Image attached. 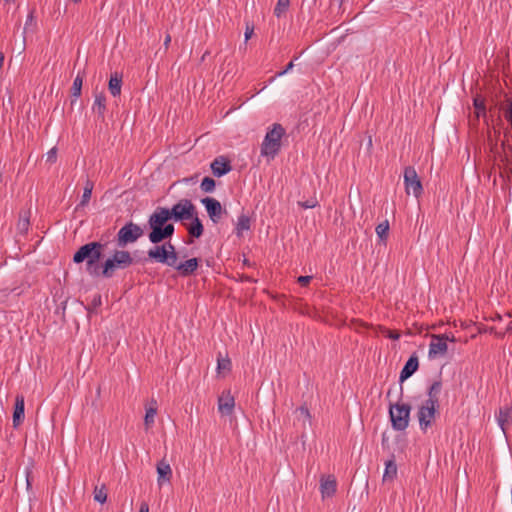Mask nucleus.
Here are the masks:
<instances>
[{
	"label": "nucleus",
	"instance_id": "f257e3e1",
	"mask_svg": "<svg viewBox=\"0 0 512 512\" xmlns=\"http://www.w3.org/2000/svg\"><path fill=\"white\" fill-rule=\"evenodd\" d=\"M167 207H157L154 212L149 216L147 225L150 228L148 239L152 244H160L170 239L174 232L175 227Z\"/></svg>",
	"mask_w": 512,
	"mask_h": 512
},
{
	"label": "nucleus",
	"instance_id": "5fc2aeb1",
	"mask_svg": "<svg viewBox=\"0 0 512 512\" xmlns=\"http://www.w3.org/2000/svg\"><path fill=\"white\" fill-rule=\"evenodd\" d=\"M448 341L456 342V338L454 337L453 334L451 336L448 335Z\"/></svg>",
	"mask_w": 512,
	"mask_h": 512
},
{
	"label": "nucleus",
	"instance_id": "052dcab7",
	"mask_svg": "<svg viewBox=\"0 0 512 512\" xmlns=\"http://www.w3.org/2000/svg\"><path fill=\"white\" fill-rule=\"evenodd\" d=\"M73 1L77 3V2H79L80 0H73Z\"/></svg>",
	"mask_w": 512,
	"mask_h": 512
},
{
	"label": "nucleus",
	"instance_id": "b1692460",
	"mask_svg": "<svg viewBox=\"0 0 512 512\" xmlns=\"http://www.w3.org/2000/svg\"><path fill=\"white\" fill-rule=\"evenodd\" d=\"M498 424L503 430L506 432V424L512 420V406H504L499 409V414L497 416Z\"/></svg>",
	"mask_w": 512,
	"mask_h": 512
},
{
	"label": "nucleus",
	"instance_id": "ea45409f",
	"mask_svg": "<svg viewBox=\"0 0 512 512\" xmlns=\"http://www.w3.org/2000/svg\"><path fill=\"white\" fill-rule=\"evenodd\" d=\"M178 261V254L176 251H168V256H167V262H165L164 264L169 266V267H172L176 270V267L178 266L179 263H177Z\"/></svg>",
	"mask_w": 512,
	"mask_h": 512
},
{
	"label": "nucleus",
	"instance_id": "72a5a7b5",
	"mask_svg": "<svg viewBox=\"0 0 512 512\" xmlns=\"http://www.w3.org/2000/svg\"><path fill=\"white\" fill-rule=\"evenodd\" d=\"M216 181L211 177H204L201 181L200 188L205 193H212L215 190Z\"/></svg>",
	"mask_w": 512,
	"mask_h": 512
},
{
	"label": "nucleus",
	"instance_id": "9d476101",
	"mask_svg": "<svg viewBox=\"0 0 512 512\" xmlns=\"http://www.w3.org/2000/svg\"><path fill=\"white\" fill-rule=\"evenodd\" d=\"M201 203L205 206L210 220L215 224L219 223L223 214L227 213L221 203L213 197H205L201 199Z\"/></svg>",
	"mask_w": 512,
	"mask_h": 512
},
{
	"label": "nucleus",
	"instance_id": "cd10ccee",
	"mask_svg": "<svg viewBox=\"0 0 512 512\" xmlns=\"http://www.w3.org/2000/svg\"><path fill=\"white\" fill-rule=\"evenodd\" d=\"M251 227V219L246 214H241L236 223L235 233L238 237L242 236L243 231L249 230Z\"/></svg>",
	"mask_w": 512,
	"mask_h": 512
},
{
	"label": "nucleus",
	"instance_id": "49530a36",
	"mask_svg": "<svg viewBox=\"0 0 512 512\" xmlns=\"http://www.w3.org/2000/svg\"><path fill=\"white\" fill-rule=\"evenodd\" d=\"M254 32V26L253 25H249L248 23L246 24V28H245V41H248L252 34Z\"/></svg>",
	"mask_w": 512,
	"mask_h": 512
},
{
	"label": "nucleus",
	"instance_id": "6e6d98bb",
	"mask_svg": "<svg viewBox=\"0 0 512 512\" xmlns=\"http://www.w3.org/2000/svg\"><path fill=\"white\" fill-rule=\"evenodd\" d=\"M243 264L246 265V266H251L250 261L248 259H246V258L243 260Z\"/></svg>",
	"mask_w": 512,
	"mask_h": 512
},
{
	"label": "nucleus",
	"instance_id": "bb28decb",
	"mask_svg": "<svg viewBox=\"0 0 512 512\" xmlns=\"http://www.w3.org/2000/svg\"><path fill=\"white\" fill-rule=\"evenodd\" d=\"M441 390H442L441 379L435 380L428 388V391H427L428 399L426 401H433V404H439V394H440Z\"/></svg>",
	"mask_w": 512,
	"mask_h": 512
},
{
	"label": "nucleus",
	"instance_id": "6e6552de",
	"mask_svg": "<svg viewBox=\"0 0 512 512\" xmlns=\"http://www.w3.org/2000/svg\"><path fill=\"white\" fill-rule=\"evenodd\" d=\"M439 404H433V401H424L419 407L417 412V418L419 421L420 429L426 432L429 427L432 426L435 421V416Z\"/></svg>",
	"mask_w": 512,
	"mask_h": 512
},
{
	"label": "nucleus",
	"instance_id": "f704fd0d",
	"mask_svg": "<svg viewBox=\"0 0 512 512\" xmlns=\"http://www.w3.org/2000/svg\"><path fill=\"white\" fill-rule=\"evenodd\" d=\"M290 6V0H278L277 4L274 8V15L277 18H280L283 14L286 13Z\"/></svg>",
	"mask_w": 512,
	"mask_h": 512
},
{
	"label": "nucleus",
	"instance_id": "c756f323",
	"mask_svg": "<svg viewBox=\"0 0 512 512\" xmlns=\"http://www.w3.org/2000/svg\"><path fill=\"white\" fill-rule=\"evenodd\" d=\"M397 475V465L395 463L394 457L385 463V471L383 475V480H393Z\"/></svg>",
	"mask_w": 512,
	"mask_h": 512
},
{
	"label": "nucleus",
	"instance_id": "393cba45",
	"mask_svg": "<svg viewBox=\"0 0 512 512\" xmlns=\"http://www.w3.org/2000/svg\"><path fill=\"white\" fill-rule=\"evenodd\" d=\"M93 188H94V182L90 179H87L85 181L84 190H83L81 200H80L79 204L76 206V210H78L79 208H84L89 204V201L92 196Z\"/></svg>",
	"mask_w": 512,
	"mask_h": 512
},
{
	"label": "nucleus",
	"instance_id": "a211bd4d",
	"mask_svg": "<svg viewBox=\"0 0 512 512\" xmlns=\"http://www.w3.org/2000/svg\"><path fill=\"white\" fill-rule=\"evenodd\" d=\"M200 259L198 258H191L184 262H181L176 267V270L182 277H188L194 274V272L199 267Z\"/></svg>",
	"mask_w": 512,
	"mask_h": 512
},
{
	"label": "nucleus",
	"instance_id": "1a4fd4ad",
	"mask_svg": "<svg viewBox=\"0 0 512 512\" xmlns=\"http://www.w3.org/2000/svg\"><path fill=\"white\" fill-rule=\"evenodd\" d=\"M404 185L407 194L412 191L416 198H419L423 193L421 180L413 166H407L404 169Z\"/></svg>",
	"mask_w": 512,
	"mask_h": 512
},
{
	"label": "nucleus",
	"instance_id": "423d86ee",
	"mask_svg": "<svg viewBox=\"0 0 512 512\" xmlns=\"http://www.w3.org/2000/svg\"><path fill=\"white\" fill-rule=\"evenodd\" d=\"M144 234L143 229L132 221L127 222L122 226L116 235V246L124 249L130 244L135 243Z\"/></svg>",
	"mask_w": 512,
	"mask_h": 512
},
{
	"label": "nucleus",
	"instance_id": "c9c22d12",
	"mask_svg": "<svg viewBox=\"0 0 512 512\" xmlns=\"http://www.w3.org/2000/svg\"><path fill=\"white\" fill-rule=\"evenodd\" d=\"M94 500L103 504L106 502L107 500V492H106V488H105V485H102L101 487H95L94 489Z\"/></svg>",
	"mask_w": 512,
	"mask_h": 512
},
{
	"label": "nucleus",
	"instance_id": "7c9ffc66",
	"mask_svg": "<svg viewBox=\"0 0 512 512\" xmlns=\"http://www.w3.org/2000/svg\"><path fill=\"white\" fill-rule=\"evenodd\" d=\"M82 85H83V75L79 72L76 76V78L73 81V85L71 87V95L77 99L81 96L82 91Z\"/></svg>",
	"mask_w": 512,
	"mask_h": 512
},
{
	"label": "nucleus",
	"instance_id": "4d7b16f0",
	"mask_svg": "<svg viewBox=\"0 0 512 512\" xmlns=\"http://www.w3.org/2000/svg\"><path fill=\"white\" fill-rule=\"evenodd\" d=\"M32 20H33V13H30V14L28 15L27 22H28V21H32Z\"/></svg>",
	"mask_w": 512,
	"mask_h": 512
},
{
	"label": "nucleus",
	"instance_id": "e433bc0d",
	"mask_svg": "<svg viewBox=\"0 0 512 512\" xmlns=\"http://www.w3.org/2000/svg\"><path fill=\"white\" fill-rule=\"evenodd\" d=\"M25 480L27 491H31L33 482V462H30L29 465L25 467Z\"/></svg>",
	"mask_w": 512,
	"mask_h": 512
},
{
	"label": "nucleus",
	"instance_id": "bf43d9fd",
	"mask_svg": "<svg viewBox=\"0 0 512 512\" xmlns=\"http://www.w3.org/2000/svg\"><path fill=\"white\" fill-rule=\"evenodd\" d=\"M3 178H2V174L0 173V183L2 182Z\"/></svg>",
	"mask_w": 512,
	"mask_h": 512
},
{
	"label": "nucleus",
	"instance_id": "a878e982",
	"mask_svg": "<svg viewBox=\"0 0 512 512\" xmlns=\"http://www.w3.org/2000/svg\"><path fill=\"white\" fill-rule=\"evenodd\" d=\"M157 414V401L155 399L151 400V405L146 408V413L144 417V426L145 429L148 430L151 428L155 421V415Z\"/></svg>",
	"mask_w": 512,
	"mask_h": 512
},
{
	"label": "nucleus",
	"instance_id": "20e7f679",
	"mask_svg": "<svg viewBox=\"0 0 512 512\" xmlns=\"http://www.w3.org/2000/svg\"><path fill=\"white\" fill-rule=\"evenodd\" d=\"M285 135V129L279 123H274L269 129L261 144V155L271 157L272 159L281 149V139Z\"/></svg>",
	"mask_w": 512,
	"mask_h": 512
},
{
	"label": "nucleus",
	"instance_id": "2eb2a0df",
	"mask_svg": "<svg viewBox=\"0 0 512 512\" xmlns=\"http://www.w3.org/2000/svg\"><path fill=\"white\" fill-rule=\"evenodd\" d=\"M235 405L234 397L230 391L223 392L218 398V410L222 415H230L233 412Z\"/></svg>",
	"mask_w": 512,
	"mask_h": 512
},
{
	"label": "nucleus",
	"instance_id": "de8ad7c7",
	"mask_svg": "<svg viewBox=\"0 0 512 512\" xmlns=\"http://www.w3.org/2000/svg\"><path fill=\"white\" fill-rule=\"evenodd\" d=\"M294 67L293 61H290L284 70L277 73V76H283Z\"/></svg>",
	"mask_w": 512,
	"mask_h": 512
},
{
	"label": "nucleus",
	"instance_id": "13d9d810",
	"mask_svg": "<svg viewBox=\"0 0 512 512\" xmlns=\"http://www.w3.org/2000/svg\"><path fill=\"white\" fill-rule=\"evenodd\" d=\"M367 146H372V139H371V137H369V141L367 143Z\"/></svg>",
	"mask_w": 512,
	"mask_h": 512
},
{
	"label": "nucleus",
	"instance_id": "c03bdc74",
	"mask_svg": "<svg viewBox=\"0 0 512 512\" xmlns=\"http://www.w3.org/2000/svg\"><path fill=\"white\" fill-rule=\"evenodd\" d=\"M384 335H385V337L390 338L392 340H398L401 336L397 330H390V329H386Z\"/></svg>",
	"mask_w": 512,
	"mask_h": 512
},
{
	"label": "nucleus",
	"instance_id": "09e8293b",
	"mask_svg": "<svg viewBox=\"0 0 512 512\" xmlns=\"http://www.w3.org/2000/svg\"><path fill=\"white\" fill-rule=\"evenodd\" d=\"M161 246L165 248L167 253H168V251H172V250L176 251L175 246L170 241L165 242Z\"/></svg>",
	"mask_w": 512,
	"mask_h": 512
},
{
	"label": "nucleus",
	"instance_id": "39448f33",
	"mask_svg": "<svg viewBox=\"0 0 512 512\" xmlns=\"http://www.w3.org/2000/svg\"><path fill=\"white\" fill-rule=\"evenodd\" d=\"M411 405L397 402L389 404V417L391 426L396 431H404L410 421Z\"/></svg>",
	"mask_w": 512,
	"mask_h": 512
},
{
	"label": "nucleus",
	"instance_id": "ddd939ff",
	"mask_svg": "<svg viewBox=\"0 0 512 512\" xmlns=\"http://www.w3.org/2000/svg\"><path fill=\"white\" fill-rule=\"evenodd\" d=\"M419 368V360L416 355V353H413L407 362L405 363L404 367L402 368L400 372V382H404L406 379L410 378Z\"/></svg>",
	"mask_w": 512,
	"mask_h": 512
},
{
	"label": "nucleus",
	"instance_id": "f8f14e48",
	"mask_svg": "<svg viewBox=\"0 0 512 512\" xmlns=\"http://www.w3.org/2000/svg\"><path fill=\"white\" fill-rule=\"evenodd\" d=\"M210 168L215 177H222L232 170L231 162L225 156L216 157L212 161Z\"/></svg>",
	"mask_w": 512,
	"mask_h": 512
},
{
	"label": "nucleus",
	"instance_id": "864d4df0",
	"mask_svg": "<svg viewBox=\"0 0 512 512\" xmlns=\"http://www.w3.org/2000/svg\"><path fill=\"white\" fill-rule=\"evenodd\" d=\"M4 59H5V56H4L3 52H0V71L3 68Z\"/></svg>",
	"mask_w": 512,
	"mask_h": 512
},
{
	"label": "nucleus",
	"instance_id": "0eeeda50",
	"mask_svg": "<svg viewBox=\"0 0 512 512\" xmlns=\"http://www.w3.org/2000/svg\"><path fill=\"white\" fill-rule=\"evenodd\" d=\"M168 212L175 222H183L193 218L194 214H197V208L190 199H180L171 208H168Z\"/></svg>",
	"mask_w": 512,
	"mask_h": 512
},
{
	"label": "nucleus",
	"instance_id": "f3484780",
	"mask_svg": "<svg viewBox=\"0 0 512 512\" xmlns=\"http://www.w3.org/2000/svg\"><path fill=\"white\" fill-rule=\"evenodd\" d=\"M157 470V482L159 486H162L166 482H170L172 478V469L170 467V464L165 461V459H162L159 461L156 465Z\"/></svg>",
	"mask_w": 512,
	"mask_h": 512
},
{
	"label": "nucleus",
	"instance_id": "c85d7f7f",
	"mask_svg": "<svg viewBox=\"0 0 512 512\" xmlns=\"http://www.w3.org/2000/svg\"><path fill=\"white\" fill-rule=\"evenodd\" d=\"M473 106H474V109H475V116H476L477 120L481 116L482 117H486V115H487L486 103H485V99L481 95H477L476 97H474V99H473Z\"/></svg>",
	"mask_w": 512,
	"mask_h": 512
},
{
	"label": "nucleus",
	"instance_id": "f03ea898",
	"mask_svg": "<svg viewBox=\"0 0 512 512\" xmlns=\"http://www.w3.org/2000/svg\"><path fill=\"white\" fill-rule=\"evenodd\" d=\"M147 262V258H135L128 251L122 248L115 249L101 265L97 276L112 278L117 270H124L138 263Z\"/></svg>",
	"mask_w": 512,
	"mask_h": 512
},
{
	"label": "nucleus",
	"instance_id": "a19ab883",
	"mask_svg": "<svg viewBox=\"0 0 512 512\" xmlns=\"http://www.w3.org/2000/svg\"><path fill=\"white\" fill-rule=\"evenodd\" d=\"M298 205L303 209H310L316 207L318 205V201L315 198H311L306 201H299Z\"/></svg>",
	"mask_w": 512,
	"mask_h": 512
},
{
	"label": "nucleus",
	"instance_id": "7ed1b4c3",
	"mask_svg": "<svg viewBox=\"0 0 512 512\" xmlns=\"http://www.w3.org/2000/svg\"><path fill=\"white\" fill-rule=\"evenodd\" d=\"M106 244L93 241L82 245L73 255V262L80 264L86 261V270L92 276H97L100 270V261Z\"/></svg>",
	"mask_w": 512,
	"mask_h": 512
},
{
	"label": "nucleus",
	"instance_id": "603ef678",
	"mask_svg": "<svg viewBox=\"0 0 512 512\" xmlns=\"http://www.w3.org/2000/svg\"><path fill=\"white\" fill-rule=\"evenodd\" d=\"M139 512H149V506L147 503L143 502L140 506Z\"/></svg>",
	"mask_w": 512,
	"mask_h": 512
},
{
	"label": "nucleus",
	"instance_id": "79ce46f5",
	"mask_svg": "<svg viewBox=\"0 0 512 512\" xmlns=\"http://www.w3.org/2000/svg\"><path fill=\"white\" fill-rule=\"evenodd\" d=\"M296 413L299 418H304L305 420L310 421L311 415L309 409L306 406H301L297 408Z\"/></svg>",
	"mask_w": 512,
	"mask_h": 512
},
{
	"label": "nucleus",
	"instance_id": "58836bf2",
	"mask_svg": "<svg viewBox=\"0 0 512 512\" xmlns=\"http://www.w3.org/2000/svg\"><path fill=\"white\" fill-rule=\"evenodd\" d=\"M221 354H219L217 359V370L219 373L223 371H230L231 370V361L229 358H221Z\"/></svg>",
	"mask_w": 512,
	"mask_h": 512
},
{
	"label": "nucleus",
	"instance_id": "412c9836",
	"mask_svg": "<svg viewBox=\"0 0 512 512\" xmlns=\"http://www.w3.org/2000/svg\"><path fill=\"white\" fill-rule=\"evenodd\" d=\"M92 110L97 114L98 119L104 121L106 112V96L104 93H98L95 95Z\"/></svg>",
	"mask_w": 512,
	"mask_h": 512
},
{
	"label": "nucleus",
	"instance_id": "4be33fe9",
	"mask_svg": "<svg viewBox=\"0 0 512 512\" xmlns=\"http://www.w3.org/2000/svg\"><path fill=\"white\" fill-rule=\"evenodd\" d=\"M189 220H191V223L187 227L188 234L192 238H200L203 235L204 226L198 217V213L194 214L193 218H190Z\"/></svg>",
	"mask_w": 512,
	"mask_h": 512
},
{
	"label": "nucleus",
	"instance_id": "8fccbe9b",
	"mask_svg": "<svg viewBox=\"0 0 512 512\" xmlns=\"http://www.w3.org/2000/svg\"><path fill=\"white\" fill-rule=\"evenodd\" d=\"M240 280L242 282H256V280L253 277L245 274L241 275Z\"/></svg>",
	"mask_w": 512,
	"mask_h": 512
},
{
	"label": "nucleus",
	"instance_id": "dca6fc26",
	"mask_svg": "<svg viewBox=\"0 0 512 512\" xmlns=\"http://www.w3.org/2000/svg\"><path fill=\"white\" fill-rule=\"evenodd\" d=\"M25 418V399L23 395H17L15 398L13 412V426L17 428Z\"/></svg>",
	"mask_w": 512,
	"mask_h": 512
},
{
	"label": "nucleus",
	"instance_id": "473e14b6",
	"mask_svg": "<svg viewBox=\"0 0 512 512\" xmlns=\"http://www.w3.org/2000/svg\"><path fill=\"white\" fill-rule=\"evenodd\" d=\"M388 232H389V222H388V220H385V221L379 223L376 226V233H377V236L379 237V239L381 241H386L387 240Z\"/></svg>",
	"mask_w": 512,
	"mask_h": 512
},
{
	"label": "nucleus",
	"instance_id": "5701e85b",
	"mask_svg": "<svg viewBox=\"0 0 512 512\" xmlns=\"http://www.w3.org/2000/svg\"><path fill=\"white\" fill-rule=\"evenodd\" d=\"M121 87H122V75L118 72H114L111 74L109 83H108V89L112 96L116 97L121 94Z\"/></svg>",
	"mask_w": 512,
	"mask_h": 512
},
{
	"label": "nucleus",
	"instance_id": "2f4dec72",
	"mask_svg": "<svg viewBox=\"0 0 512 512\" xmlns=\"http://www.w3.org/2000/svg\"><path fill=\"white\" fill-rule=\"evenodd\" d=\"M102 305V297L101 294L96 293L92 299V301L85 307L88 314L97 313V309Z\"/></svg>",
	"mask_w": 512,
	"mask_h": 512
},
{
	"label": "nucleus",
	"instance_id": "aec40b11",
	"mask_svg": "<svg viewBox=\"0 0 512 512\" xmlns=\"http://www.w3.org/2000/svg\"><path fill=\"white\" fill-rule=\"evenodd\" d=\"M30 216H31L30 209H21L19 212V218H18V221L16 224V229L22 235L27 234V232L29 230Z\"/></svg>",
	"mask_w": 512,
	"mask_h": 512
},
{
	"label": "nucleus",
	"instance_id": "37998d69",
	"mask_svg": "<svg viewBox=\"0 0 512 512\" xmlns=\"http://www.w3.org/2000/svg\"><path fill=\"white\" fill-rule=\"evenodd\" d=\"M56 159H57V149L54 147L48 151L46 161L49 163H55Z\"/></svg>",
	"mask_w": 512,
	"mask_h": 512
},
{
	"label": "nucleus",
	"instance_id": "4468645a",
	"mask_svg": "<svg viewBox=\"0 0 512 512\" xmlns=\"http://www.w3.org/2000/svg\"><path fill=\"white\" fill-rule=\"evenodd\" d=\"M337 490V481L334 476L321 477L320 480V491L322 498L332 497Z\"/></svg>",
	"mask_w": 512,
	"mask_h": 512
},
{
	"label": "nucleus",
	"instance_id": "6ab92c4d",
	"mask_svg": "<svg viewBox=\"0 0 512 512\" xmlns=\"http://www.w3.org/2000/svg\"><path fill=\"white\" fill-rule=\"evenodd\" d=\"M167 256L168 253L164 247L159 244H154V246L147 251V256L145 258H147V261L152 260L164 264L167 262Z\"/></svg>",
	"mask_w": 512,
	"mask_h": 512
},
{
	"label": "nucleus",
	"instance_id": "4c0bfd02",
	"mask_svg": "<svg viewBox=\"0 0 512 512\" xmlns=\"http://www.w3.org/2000/svg\"><path fill=\"white\" fill-rule=\"evenodd\" d=\"M504 118L509 122L512 120V98H506L504 104L501 106Z\"/></svg>",
	"mask_w": 512,
	"mask_h": 512
},
{
	"label": "nucleus",
	"instance_id": "a18cd8bd",
	"mask_svg": "<svg viewBox=\"0 0 512 512\" xmlns=\"http://www.w3.org/2000/svg\"><path fill=\"white\" fill-rule=\"evenodd\" d=\"M312 280V276H299L297 278V282L302 286V287H305L307 286L310 281Z\"/></svg>",
	"mask_w": 512,
	"mask_h": 512
},
{
	"label": "nucleus",
	"instance_id": "680f3d73",
	"mask_svg": "<svg viewBox=\"0 0 512 512\" xmlns=\"http://www.w3.org/2000/svg\"><path fill=\"white\" fill-rule=\"evenodd\" d=\"M6 2H9L10 0H5Z\"/></svg>",
	"mask_w": 512,
	"mask_h": 512
},
{
	"label": "nucleus",
	"instance_id": "9b49d317",
	"mask_svg": "<svg viewBox=\"0 0 512 512\" xmlns=\"http://www.w3.org/2000/svg\"><path fill=\"white\" fill-rule=\"evenodd\" d=\"M432 341L429 345L428 356L430 359L436 358L438 355H444L448 350L447 334H432Z\"/></svg>",
	"mask_w": 512,
	"mask_h": 512
},
{
	"label": "nucleus",
	"instance_id": "3c124183",
	"mask_svg": "<svg viewBox=\"0 0 512 512\" xmlns=\"http://www.w3.org/2000/svg\"><path fill=\"white\" fill-rule=\"evenodd\" d=\"M170 43H171V35L169 33H167L165 36V39H164V43H163L165 50H167L169 48Z\"/></svg>",
	"mask_w": 512,
	"mask_h": 512
}]
</instances>
